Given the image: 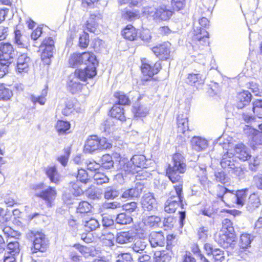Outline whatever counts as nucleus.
<instances>
[{"instance_id": "obj_47", "label": "nucleus", "mask_w": 262, "mask_h": 262, "mask_svg": "<svg viewBox=\"0 0 262 262\" xmlns=\"http://www.w3.org/2000/svg\"><path fill=\"white\" fill-rule=\"evenodd\" d=\"M222 201L228 205L235 203V191L228 189Z\"/></svg>"}, {"instance_id": "obj_20", "label": "nucleus", "mask_w": 262, "mask_h": 262, "mask_svg": "<svg viewBox=\"0 0 262 262\" xmlns=\"http://www.w3.org/2000/svg\"><path fill=\"white\" fill-rule=\"evenodd\" d=\"M148 240L152 247H162L165 243V238L162 232H151Z\"/></svg>"}, {"instance_id": "obj_19", "label": "nucleus", "mask_w": 262, "mask_h": 262, "mask_svg": "<svg viewBox=\"0 0 262 262\" xmlns=\"http://www.w3.org/2000/svg\"><path fill=\"white\" fill-rule=\"evenodd\" d=\"M234 152L235 157L243 161H247L251 158L247 147L242 143L235 145Z\"/></svg>"}, {"instance_id": "obj_28", "label": "nucleus", "mask_w": 262, "mask_h": 262, "mask_svg": "<svg viewBox=\"0 0 262 262\" xmlns=\"http://www.w3.org/2000/svg\"><path fill=\"white\" fill-rule=\"evenodd\" d=\"M205 77L200 73H190L187 76L186 82L191 85H201L204 83Z\"/></svg>"}, {"instance_id": "obj_42", "label": "nucleus", "mask_w": 262, "mask_h": 262, "mask_svg": "<svg viewBox=\"0 0 262 262\" xmlns=\"http://www.w3.org/2000/svg\"><path fill=\"white\" fill-rule=\"evenodd\" d=\"M220 232L235 234L233 224L230 220L225 219L223 221L222 228Z\"/></svg>"}, {"instance_id": "obj_38", "label": "nucleus", "mask_w": 262, "mask_h": 262, "mask_svg": "<svg viewBox=\"0 0 262 262\" xmlns=\"http://www.w3.org/2000/svg\"><path fill=\"white\" fill-rule=\"evenodd\" d=\"M260 200L259 198L255 194L250 195L247 204V209L249 211H252L255 208L258 207L260 205Z\"/></svg>"}, {"instance_id": "obj_59", "label": "nucleus", "mask_w": 262, "mask_h": 262, "mask_svg": "<svg viewBox=\"0 0 262 262\" xmlns=\"http://www.w3.org/2000/svg\"><path fill=\"white\" fill-rule=\"evenodd\" d=\"M214 177L218 182L224 184L227 181L228 177L225 172L223 171L215 172Z\"/></svg>"}, {"instance_id": "obj_64", "label": "nucleus", "mask_w": 262, "mask_h": 262, "mask_svg": "<svg viewBox=\"0 0 262 262\" xmlns=\"http://www.w3.org/2000/svg\"><path fill=\"white\" fill-rule=\"evenodd\" d=\"M174 222L175 219L172 216L169 215L164 218L163 220V226L169 229L173 226Z\"/></svg>"}, {"instance_id": "obj_27", "label": "nucleus", "mask_w": 262, "mask_h": 262, "mask_svg": "<svg viewBox=\"0 0 262 262\" xmlns=\"http://www.w3.org/2000/svg\"><path fill=\"white\" fill-rule=\"evenodd\" d=\"M121 35L126 39L135 40L138 36L137 30L132 25H128L122 31Z\"/></svg>"}, {"instance_id": "obj_43", "label": "nucleus", "mask_w": 262, "mask_h": 262, "mask_svg": "<svg viewBox=\"0 0 262 262\" xmlns=\"http://www.w3.org/2000/svg\"><path fill=\"white\" fill-rule=\"evenodd\" d=\"M252 111L259 118H262V100L257 99L253 102Z\"/></svg>"}, {"instance_id": "obj_30", "label": "nucleus", "mask_w": 262, "mask_h": 262, "mask_svg": "<svg viewBox=\"0 0 262 262\" xmlns=\"http://www.w3.org/2000/svg\"><path fill=\"white\" fill-rule=\"evenodd\" d=\"M147 238H139L137 239L132 246L133 250L137 253H142L148 245Z\"/></svg>"}, {"instance_id": "obj_52", "label": "nucleus", "mask_w": 262, "mask_h": 262, "mask_svg": "<svg viewBox=\"0 0 262 262\" xmlns=\"http://www.w3.org/2000/svg\"><path fill=\"white\" fill-rule=\"evenodd\" d=\"M92 208L91 205L86 201H82L79 203L77 208V212L84 213L89 212Z\"/></svg>"}, {"instance_id": "obj_63", "label": "nucleus", "mask_w": 262, "mask_h": 262, "mask_svg": "<svg viewBox=\"0 0 262 262\" xmlns=\"http://www.w3.org/2000/svg\"><path fill=\"white\" fill-rule=\"evenodd\" d=\"M172 255L173 253L171 251H168L167 252L163 251L160 253L159 257L162 261H168L170 260Z\"/></svg>"}, {"instance_id": "obj_31", "label": "nucleus", "mask_w": 262, "mask_h": 262, "mask_svg": "<svg viewBox=\"0 0 262 262\" xmlns=\"http://www.w3.org/2000/svg\"><path fill=\"white\" fill-rule=\"evenodd\" d=\"M141 68L143 74L145 76H148V78L143 79V80L147 81L149 79L152 77L154 76V72L152 71V66L147 62L146 59L142 60Z\"/></svg>"}, {"instance_id": "obj_61", "label": "nucleus", "mask_w": 262, "mask_h": 262, "mask_svg": "<svg viewBox=\"0 0 262 262\" xmlns=\"http://www.w3.org/2000/svg\"><path fill=\"white\" fill-rule=\"evenodd\" d=\"M137 208V204L135 202L127 203L122 206L123 209L129 213L136 211Z\"/></svg>"}, {"instance_id": "obj_41", "label": "nucleus", "mask_w": 262, "mask_h": 262, "mask_svg": "<svg viewBox=\"0 0 262 262\" xmlns=\"http://www.w3.org/2000/svg\"><path fill=\"white\" fill-rule=\"evenodd\" d=\"M115 221L118 224L127 225L132 222L133 219L130 215L125 213H121L117 215Z\"/></svg>"}, {"instance_id": "obj_36", "label": "nucleus", "mask_w": 262, "mask_h": 262, "mask_svg": "<svg viewBox=\"0 0 262 262\" xmlns=\"http://www.w3.org/2000/svg\"><path fill=\"white\" fill-rule=\"evenodd\" d=\"M149 107L147 105L137 104L133 108V112L136 117H145L148 113Z\"/></svg>"}, {"instance_id": "obj_54", "label": "nucleus", "mask_w": 262, "mask_h": 262, "mask_svg": "<svg viewBox=\"0 0 262 262\" xmlns=\"http://www.w3.org/2000/svg\"><path fill=\"white\" fill-rule=\"evenodd\" d=\"M70 184L71 187V191L75 196H79L83 193V190L79 185L78 182H71Z\"/></svg>"}, {"instance_id": "obj_17", "label": "nucleus", "mask_w": 262, "mask_h": 262, "mask_svg": "<svg viewBox=\"0 0 262 262\" xmlns=\"http://www.w3.org/2000/svg\"><path fill=\"white\" fill-rule=\"evenodd\" d=\"M144 188V185L141 182H137L134 187L125 190L121 197L124 199H129L138 197Z\"/></svg>"}, {"instance_id": "obj_33", "label": "nucleus", "mask_w": 262, "mask_h": 262, "mask_svg": "<svg viewBox=\"0 0 262 262\" xmlns=\"http://www.w3.org/2000/svg\"><path fill=\"white\" fill-rule=\"evenodd\" d=\"M110 114L112 118H116L120 121L125 120V117L124 115L123 108L120 106L114 105L110 111Z\"/></svg>"}, {"instance_id": "obj_11", "label": "nucleus", "mask_w": 262, "mask_h": 262, "mask_svg": "<svg viewBox=\"0 0 262 262\" xmlns=\"http://www.w3.org/2000/svg\"><path fill=\"white\" fill-rule=\"evenodd\" d=\"M215 241L222 247L227 248L236 243V235L233 233L219 232L215 235Z\"/></svg>"}, {"instance_id": "obj_34", "label": "nucleus", "mask_w": 262, "mask_h": 262, "mask_svg": "<svg viewBox=\"0 0 262 262\" xmlns=\"http://www.w3.org/2000/svg\"><path fill=\"white\" fill-rule=\"evenodd\" d=\"M135 168H146L147 160L145 156L143 155H135L131 158Z\"/></svg>"}, {"instance_id": "obj_21", "label": "nucleus", "mask_w": 262, "mask_h": 262, "mask_svg": "<svg viewBox=\"0 0 262 262\" xmlns=\"http://www.w3.org/2000/svg\"><path fill=\"white\" fill-rule=\"evenodd\" d=\"M252 95L248 91H244L238 94L237 96L236 107L242 109L249 104L251 100Z\"/></svg>"}, {"instance_id": "obj_49", "label": "nucleus", "mask_w": 262, "mask_h": 262, "mask_svg": "<svg viewBox=\"0 0 262 262\" xmlns=\"http://www.w3.org/2000/svg\"><path fill=\"white\" fill-rule=\"evenodd\" d=\"M122 17L124 19L132 21L139 18L140 16L138 11H126L122 14Z\"/></svg>"}, {"instance_id": "obj_56", "label": "nucleus", "mask_w": 262, "mask_h": 262, "mask_svg": "<svg viewBox=\"0 0 262 262\" xmlns=\"http://www.w3.org/2000/svg\"><path fill=\"white\" fill-rule=\"evenodd\" d=\"M99 149H107L112 147V144L105 138H99L98 137Z\"/></svg>"}, {"instance_id": "obj_62", "label": "nucleus", "mask_w": 262, "mask_h": 262, "mask_svg": "<svg viewBox=\"0 0 262 262\" xmlns=\"http://www.w3.org/2000/svg\"><path fill=\"white\" fill-rule=\"evenodd\" d=\"M260 159L258 157H254L249 164V169L252 171H256L260 163Z\"/></svg>"}, {"instance_id": "obj_14", "label": "nucleus", "mask_w": 262, "mask_h": 262, "mask_svg": "<svg viewBox=\"0 0 262 262\" xmlns=\"http://www.w3.org/2000/svg\"><path fill=\"white\" fill-rule=\"evenodd\" d=\"M171 44L167 42L156 46L152 48V51L161 60H166L170 57Z\"/></svg>"}, {"instance_id": "obj_39", "label": "nucleus", "mask_w": 262, "mask_h": 262, "mask_svg": "<svg viewBox=\"0 0 262 262\" xmlns=\"http://www.w3.org/2000/svg\"><path fill=\"white\" fill-rule=\"evenodd\" d=\"M248 189L238 190L235 191V204L243 206L246 201Z\"/></svg>"}, {"instance_id": "obj_50", "label": "nucleus", "mask_w": 262, "mask_h": 262, "mask_svg": "<svg viewBox=\"0 0 262 262\" xmlns=\"http://www.w3.org/2000/svg\"><path fill=\"white\" fill-rule=\"evenodd\" d=\"M94 180L98 185H102L108 182V177L104 174L100 172H96L93 176Z\"/></svg>"}, {"instance_id": "obj_18", "label": "nucleus", "mask_w": 262, "mask_h": 262, "mask_svg": "<svg viewBox=\"0 0 262 262\" xmlns=\"http://www.w3.org/2000/svg\"><path fill=\"white\" fill-rule=\"evenodd\" d=\"M235 158L231 152H227L223 156L220 162L222 167L224 169H231L235 168L237 164L234 160Z\"/></svg>"}, {"instance_id": "obj_45", "label": "nucleus", "mask_w": 262, "mask_h": 262, "mask_svg": "<svg viewBox=\"0 0 262 262\" xmlns=\"http://www.w3.org/2000/svg\"><path fill=\"white\" fill-rule=\"evenodd\" d=\"M13 95V93L10 89L5 88L3 84L0 85V100H9Z\"/></svg>"}, {"instance_id": "obj_23", "label": "nucleus", "mask_w": 262, "mask_h": 262, "mask_svg": "<svg viewBox=\"0 0 262 262\" xmlns=\"http://www.w3.org/2000/svg\"><path fill=\"white\" fill-rule=\"evenodd\" d=\"M119 165L121 170L128 173L135 174L138 172V170L136 169L132 159L129 160L127 158H121L119 161Z\"/></svg>"}, {"instance_id": "obj_15", "label": "nucleus", "mask_w": 262, "mask_h": 262, "mask_svg": "<svg viewBox=\"0 0 262 262\" xmlns=\"http://www.w3.org/2000/svg\"><path fill=\"white\" fill-rule=\"evenodd\" d=\"M31 63V58L27 54L19 55L17 59L15 70L19 73H27Z\"/></svg>"}, {"instance_id": "obj_51", "label": "nucleus", "mask_w": 262, "mask_h": 262, "mask_svg": "<svg viewBox=\"0 0 262 262\" xmlns=\"http://www.w3.org/2000/svg\"><path fill=\"white\" fill-rule=\"evenodd\" d=\"M251 235L249 234H243L241 236L240 238V247L243 248H246L249 246L251 242Z\"/></svg>"}, {"instance_id": "obj_58", "label": "nucleus", "mask_w": 262, "mask_h": 262, "mask_svg": "<svg viewBox=\"0 0 262 262\" xmlns=\"http://www.w3.org/2000/svg\"><path fill=\"white\" fill-rule=\"evenodd\" d=\"M79 44L80 47L85 48L89 45V34L85 32L80 36L79 38Z\"/></svg>"}, {"instance_id": "obj_6", "label": "nucleus", "mask_w": 262, "mask_h": 262, "mask_svg": "<svg viewBox=\"0 0 262 262\" xmlns=\"http://www.w3.org/2000/svg\"><path fill=\"white\" fill-rule=\"evenodd\" d=\"M146 12L149 16L152 17L154 20L157 21L167 20L173 14L170 7L164 5L156 8H149Z\"/></svg>"}, {"instance_id": "obj_37", "label": "nucleus", "mask_w": 262, "mask_h": 262, "mask_svg": "<svg viewBox=\"0 0 262 262\" xmlns=\"http://www.w3.org/2000/svg\"><path fill=\"white\" fill-rule=\"evenodd\" d=\"M161 221V218L156 215L149 216L143 220L144 225L149 227H157L159 226Z\"/></svg>"}, {"instance_id": "obj_40", "label": "nucleus", "mask_w": 262, "mask_h": 262, "mask_svg": "<svg viewBox=\"0 0 262 262\" xmlns=\"http://www.w3.org/2000/svg\"><path fill=\"white\" fill-rule=\"evenodd\" d=\"M55 128L59 134H64L69 130L70 124L68 121L58 120L56 123Z\"/></svg>"}, {"instance_id": "obj_8", "label": "nucleus", "mask_w": 262, "mask_h": 262, "mask_svg": "<svg viewBox=\"0 0 262 262\" xmlns=\"http://www.w3.org/2000/svg\"><path fill=\"white\" fill-rule=\"evenodd\" d=\"M16 56V51L10 43H0V63L10 64Z\"/></svg>"}, {"instance_id": "obj_32", "label": "nucleus", "mask_w": 262, "mask_h": 262, "mask_svg": "<svg viewBox=\"0 0 262 262\" xmlns=\"http://www.w3.org/2000/svg\"><path fill=\"white\" fill-rule=\"evenodd\" d=\"M82 224L85 227V230L88 232L96 230L100 226L98 221L93 218H91L87 220L86 218L84 219L82 221Z\"/></svg>"}, {"instance_id": "obj_2", "label": "nucleus", "mask_w": 262, "mask_h": 262, "mask_svg": "<svg viewBox=\"0 0 262 262\" xmlns=\"http://www.w3.org/2000/svg\"><path fill=\"white\" fill-rule=\"evenodd\" d=\"M186 170V164L184 157L177 153L173 155L172 160L166 170V174L172 183L176 185H181L183 187V179L181 174Z\"/></svg>"}, {"instance_id": "obj_12", "label": "nucleus", "mask_w": 262, "mask_h": 262, "mask_svg": "<svg viewBox=\"0 0 262 262\" xmlns=\"http://www.w3.org/2000/svg\"><path fill=\"white\" fill-rule=\"evenodd\" d=\"M57 195L56 190L54 187H49L36 193V196L42 199L48 207H52L54 205V201Z\"/></svg>"}, {"instance_id": "obj_25", "label": "nucleus", "mask_w": 262, "mask_h": 262, "mask_svg": "<svg viewBox=\"0 0 262 262\" xmlns=\"http://www.w3.org/2000/svg\"><path fill=\"white\" fill-rule=\"evenodd\" d=\"M98 143V137L97 136L89 137L84 145V151L85 152L91 153L99 149Z\"/></svg>"}, {"instance_id": "obj_1", "label": "nucleus", "mask_w": 262, "mask_h": 262, "mask_svg": "<svg viewBox=\"0 0 262 262\" xmlns=\"http://www.w3.org/2000/svg\"><path fill=\"white\" fill-rule=\"evenodd\" d=\"M209 34L208 32L202 27H196L194 28L193 32L190 41L187 44V48L189 53L192 56L196 58V55L200 56L202 60L200 63L204 64V56L199 53L204 49V48L208 44Z\"/></svg>"}, {"instance_id": "obj_29", "label": "nucleus", "mask_w": 262, "mask_h": 262, "mask_svg": "<svg viewBox=\"0 0 262 262\" xmlns=\"http://www.w3.org/2000/svg\"><path fill=\"white\" fill-rule=\"evenodd\" d=\"M46 174L52 183L57 184L60 180V175L55 166L48 167L46 168Z\"/></svg>"}, {"instance_id": "obj_60", "label": "nucleus", "mask_w": 262, "mask_h": 262, "mask_svg": "<svg viewBox=\"0 0 262 262\" xmlns=\"http://www.w3.org/2000/svg\"><path fill=\"white\" fill-rule=\"evenodd\" d=\"M14 35L15 43L18 46V47L24 48L26 45L21 39V34L20 31L18 30H16L14 31Z\"/></svg>"}, {"instance_id": "obj_7", "label": "nucleus", "mask_w": 262, "mask_h": 262, "mask_svg": "<svg viewBox=\"0 0 262 262\" xmlns=\"http://www.w3.org/2000/svg\"><path fill=\"white\" fill-rule=\"evenodd\" d=\"M176 192V196H171L169 197L164 205V210L165 212L171 213L176 211L177 208L179 206L180 202H182V189L181 185H174L173 186Z\"/></svg>"}, {"instance_id": "obj_35", "label": "nucleus", "mask_w": 262, "mask_h": 262, "mask_svg": "<svg viewBox=\"0 0 262 262\" xmlns=\"http://www.w3.org/2000/svg\"><path fill=\"white\" fill-rule=\"evenodd\" d=\"M101 19L100 15L98 14H91L89 20L87 21L86 28L91 32H95L97 26V21Z\"/></svg>"}, {"instance_id": "obj_13", "label": "nucleus", "mask_w": 262, "mask_h": 262, "mask_svg": "<svg viewBox=\"0 0 262 262\" xmlns=\"http://www.w3.org/2000/svg\"><path fill=\"white\" fill-rule=\"evenodd\" d=\"M194 170L201 184L205 189L209 188L211 186V182L208 180L206 165L199 163L195 166Z\"/></svg>"}, {"instance_id": "obj_5", "label": "nucleus", "mask_w": 262, "mask_h": 262, "mask_svg": "<svg viewBox=\"0 0 262 262\" xmlns=\"http://www.w3.org/2000/svg\"><path fill=\"white\" fill-rule=\"evenodd\" d=\"M258 126L259 130L248 125H245L243 129L244 134L248 138L250 144L253 149L262 145V123L258 124Z\"/></svg>"}, {"instance_id": "obj_9", "label": "nucleus", "mask_w": 262, "mask_h": 262, "mask_svg": "<svg viewBox=\"0 0 262 262\" xmlns=\"http://www.w3.org/2000/svg\"><path fill=\"white\" fill-rule=\"evenodd\" d=\"M40 48L43 50L41 55L42 61L45 64H50L54 49V40L51 37L45 39L40 46Z\"/></svg>"}, {"instance_id": "obj_22", "label": "nucleus", "mask_w": 262, "mask_h": 262, "mask_svg": "<svg viewBox=\"0 0 262 262\" xmlns=\"http://www.w3.org/2000/svg\"><path fill=\"white\" fill-rule=\"evenodd\" d=\"M135 237L134 233L131 231L118 232L116 236V241L119 244L132 243Z\"/></svg>"}, {"instance_id": "obj_44", "label": "nucleus", "mask_w": 262, "mask_h": 262, "mask_svg": "<svg viewBox=\"0 0 262 262\" xmlns=\"http://www.w3.org/2000/svg\"><path fill=\"white\" fill-rule=\"evenodd\" d=\"M115 97L117 99L118 103L120 105H128L130 101L128 97L121 92H116L114 94Z\"/></svg>"}, {"instance_id": "obj_57", "label": "nucleus", "mask_w": 262, "mask_h": 262, "mask_svg": "<svg viewBox=\"0 0 262 262\" xmlns=\"http://www.w3.org/2000/svg\"><path fill=\"white\" fill-rule=\"evenodd\" d=\"M116 262H133V258L130 253H121L118 255Z\"/></svg>"}, {"instance_id": "obj_26", "label": "nucleus", "mask_w": 262, "mask_h": 262, "mask_svg": "<svg viewBox=\"0 0 262 262\" xmlns=\"http://www.w3.org/2000/svg\"><path fill=\"white\" fill-rule=\"evenodd\" d=\"M192 148L196 151L205 150L208 146V141L201 137H193L191 140Z\"/></svg>"}, {"instance_id": "obj_53", "label": "nucleus", "mask_w": 262, "mask_h": 262, "mask_svg": "<svg viewBox=\"0 0 262 262\" xmlns=\"http://www.w3.org/2000/svg\"><path fill=\"white\" fill-rule=\"evenodd\" d=\"M214 262H222L225 259L224 252L218 248H215L212 254Z\"/></svg>"}, {"instance_id": "obj_4", "label": "nucleus", "mask_w": 262, "mask_h": 262, "mask_svg": "<svg viewBox=\"0 0 262 262\" xmlns=\"http://www.w3.org/2000/svg\"><path fill=\"white\" fill-rule=\"evenodd\" d=\"M84 64L86 66L81 70L90 71L94 68L96 71V67L98 64V61L95 55L90 52H84L82 54L74 53L72 55L69 59V64L72 67H76L79 65Z\"/></svg>"}, {"instance_id": "obj_3", "label": "nucleus", "mask_w": 262, "mask_h": 262, "mask_svg": "<svg viewBox=\"0 0 262 262\" xmlns=\"http://www.w3.org/2000/svg\"><path fill=\"white\" fill-rule=\"evenodd\" d=\"M97 74L93 68L91 71L76 70L73 74H71L67 82L68 89L72 94L76 93L82 88L81 81H85L88 79L93 78Z\"/></svg>"}, {"instance_id": "obj_10", "label": "nucleus", "mask_w": 262, "mask_h": 262, "mask_svg": "<svg viewBox=\"0 0 262 262\" xmlns=\"http://www.w3.org/2000/svg\"><path fill=\"white\" fill-rule=\"evenodd\" d=\"M31 234L34 237L33 248L31 249L32 253L37 251L44 252L47 249L49 242L46 236L42 233L32 231Z\"/></svg>"}, {"instance_id": "obj_48", "label": "nucleus", "mask_w": 262, "mask_h": 262, "mask_svg": "<svg viewBox=\"0 0 262 262\" xmlns=\"http://www.w3.org/2000/svg\"><path fill=\"white\" fill-rule=\"evenodd\" d=\"M119 195V192L112 187H108L105 188L104 198L106 199H114Z\"/></svg>"}, {"instance_id": "obj_55", "label": "nucleus", "mask_w": 262, "mask_h": 262, "mask_svg": "<svg viewBox=\"0 0 262 262\" xmlns=\"http://www.w3.org/2000/svg\"><path fill=\"white\" fill-rule=\"evenodd\" d=\"M77 179V180L83 183H86L89 180L88 174L86 170L83 169H78Z\"/></svg>"}, {"instance_id": "obj_16", "label": "nucleus", "mask_w": 262, "mask_h": 262, "mask_svg": "<svg viewBox=\"0 0 262 262\" xmlns=\"http://www.w3.org/2000/svg\"><path fill=\"white\" fill-rule=\"evenodd\" d=\"M141 204L143 210L151 211L157 208L156 200L151 193L144 194L141 199Z\"/></svg>"}, {"instance_id": "obj_46", "label": "nucleus", "mask_w": 262, "mask_h": 262, "mask_svg": "<svg viewBox=\"0 0 262 262\" xmlns=\"http://www.w3.org/2000/svg\"><path fill=\"white\" fill-rule=\"evenodd\" d=\"M7 249L11 255H15L18 254L20 251L18 242L16 241L9 242L7 245Z\"/></svg>"}, {"instance_id": "obj_24", "label": "nucleus", "mask_w": 262, "mask_h": 262, "mask_svg": "<svg viewBox=\"0 0 262 262\" xmlns=\"http://www.w3.org/2000/svg\"><path fill=\"white\" fill-rule=\"evenodd\" d=\"M178 132L185 134L188 130V117L186 113H180L177 119Z\"/></svg>"}]
</instances>
